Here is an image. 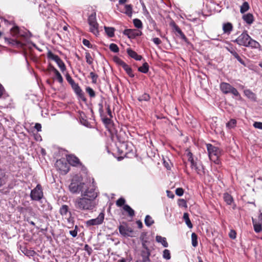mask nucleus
<instances>
[{"instance_id":"obj_8","label":"nucleus","mask_w":262,"mask_h":262,"mask_svg":"<svg viewBox=\"0 0 262 262\" xmlns=\"http://www.w3.org/2000/svg\"><path fill=\"white\" fill-rule=\"evenodd\" d=\"M119 231L120 233L123 236H130L133 237L134 231L133 229L128 226V225L125 223H123L122 225L119 226Z\"/></svg>"},{"instance_id":"obj_36","label":"nucleus","mask_w":262,"mask_h":262,"mask_svg":"<svg viewBox=\"0 0 262 262\" xmlns=\"http://www.w3.org/2000/svg\"><path fill=\"white\" fill-rule=\"evenodd\" d=\"M125 13L129 16L132 14V6L131 5H126L125 6Z\"/></svg>"},{"instance_id":"obj_43","label":"nucleus","mask_w":262,"mask_h":262,"mask_svg":"<svg viewBox=\"0 0 262 262\" xmlns=\"http://www.w3.org/2000/svg\"><path fill=\"white\" fill-rule=\"evenodd\" d=\"M85 91L88 93L91 98H94L95 97V92L90 87L88 86L85 89Z\"/></svg>"},{"instance_id":"obj_17","label":"nucleus","mask_w":262,"mask_h":262,"mask_svg":"<svg viewBox=\"0 0 262 262\" xmlns=\"http://www.w3.org/2000/svg\"><path fill=\"white\" fill-rule=\"evenodd\" d=\"M126 52L130 57L136 60H141L142 58V57L141 55H138L135 51L130 48H128Z\"/></svg>"},{"instance_id":"obj_19","label":"nucleus","mask_w":262,"mask_h":262,"mask_svg":"<svg viewBox=\"0 0 262 262\" xmlns=\"http://www.w3.org/2000/svg\"><path fill=\"white\" fill-rule=\"evenodd\" d=\"M40 203L42 204V205L40 206V208H39L41 211L43 212H47L51 211L52 209V207L51 205L46 201H45L44 203L43 201H41Z\"/></svg>"},{"instance_id":"obj_41","label":"nucleus","mask_w":262,"mask_h":262,"mask_svg":"<svg viewBox=\"0 0 262 262\" xmlns=\"http://www.w3.org/2000/svg\"><path fill=\"white\" fill-rule=\"evenodd\" d=\"M4 39L6 42L8 43V44H12V45H19L20 42L15 40L12 39L11 38L5 37Z\"/></svg>"},{"instance_id":"obj_62","label":"nucleus","mask_w":262,"mask_h":262,"mask_svg":"<svg viewBox=\"0 0 262 262\" xmlns=\"http://www.w3.org/2000/svg\"><path fill=\"white\" fill-rule=\"evenodd\" d=\"M229 237L232 239H235L236 237V233L233 230H231L229 233Z\"/></svg>"},{"instance_id":"obj_33","label":"nucleus","mask_w":262,"mask_h":262,"mask_svg":"<svg viewBox=\"0 0 262 262\" xmlns=\"http://www.w3.org/2000/svg\"><path fill=\"white\" fill-rule=\"evenodd\" d=\"M123 69L126 71V73L130 77H134V74H133L132 68L126 63L122 67Z\"/></svg>"},{"instance_id":"obj_23","label":"nucleus","mask_w":262,"mask_h":262,"mask_svg":"<svg viewBox=\"0 0 262 262\" xmlns=\"http://www.w3.org/2000/svg\"><path fill=\"white\" fill-rule=\"evenodd\" d=\"M227 49L241 64L243 65L245 64L244 61L233 49H230L228 48H227Z\"/></svg>"},{"instance_id":"obj_24","label":"nucleus","mask_w":262,"mask_h":262,"mask_svg":"<svg viewBox=\"0 0 262 262\" xmlns=\"http://www.w3.org/2000/svg\"><path fill=\"white\" fill-rule=\"evenodd\" d=\"M156 240L157 242L161 243L164 247H167L168 246V243L167 242L165 237H162L160 235H157L156 237Z\"/></svg>"},{"instance_id":"obj_61","label":"nucleus","mask_w":262,"mask_h":262,"mask_svg":"<svg viewBox=\"0 0 262 262\" xmlns=\"http://www.w3.org/2000/svg\"><path fill=\"white\" fill-rule=\"evenodd\" d=\"M253 126L256 128L262 129V122H255L253 123Z\"/></svg>"},{"instance_id":"obj_20","label":"nucleus","mask_w":262,"mask_h":262,"mask_svg":"<svg viewBox=\"0 0 262 262\" xmlns=\"http://www.w3.org/2000/svg\"><path fill=\"white\" fill-rule=\"evenodd\" d=\"M233 30L232 24L230 23H224L223 25V30L224 33L229 34Z\"/></svg>"},{"instance_id":"obj_45","label":"nucleus","mask_w":262,"mask_h":262,"mask_svg":"<svg viewBox=\"0 0 262 262\" xmlns=\"http://www.w3.org/2000/svg\"><path fill=\"white\" fill-rule=\"evenodd\" d=\"M110 49L111 50V51L114 53H117L119 51V48L117 46V45L113 43L110 44Z\"/></svg>"},{"instance_id":"obj_30","label":"nucleus","mask_w":262,"mask_h":262,"mask_svg":"<svg viewBox=\"0 0 262 262\" xmlns=\"http://www.w3.org/2000/svg\"><path fill=\"white\" fill-rule=\"evenodd\" d=\"M47 57L57 62L60 58L58 55L54 54L51 51H49L47 53Z\"/></svg>"},{"instance_id":"obj_16","label":"nucleus","mask_w":262,"mask_h":262,"mask_svg":"<svg viewBox=\"0 0 262 262\" xmlns=\"http://www.w3.org/2000/svg\"><path fill=\"white\" fill-rule=\"evenodd\" d=\"M190 167L191 169H194L198 174H201V172L203 168L201 164H198L196 162L194 161L190 163Z\"/></svg>"},{"instance_id":"obj_31","label":"nucleus","mask_w":262,"mask_h":262,"mask_svg":"<svg viewBox=\"0 0 262 262\" xmlns=\"http://www.w3.org/2000/svg\"><path fill=\"white\" fill-rule=\"evenodd\" d=\"M223 198H224V200L225 202L228 205H231L233 201L232 196L228 193H225L224 194Z\"/></svg>"},{"instance_id":"obj_9","label":"nucleus","mask_w":262,"mask_h":262,"mask_svg":"<svg viewBox=\"0 0 262 262\" xmlns=\"http://www.w3.org/2000/svg\"><path fill=\"white\" fill-rule=\"evenodd\" d=\"M81 195L83 197H86L89 199H92L93 201H94V200L97 197V194L95 192V189L92 187H88L85 186L83 191H82Z\"/></svg>"},{"instance_id":"obj_29","label":"nucleus","mask_w":262,"mask_h":262,"mask_svg":"<svg viewBox=\"0 0 262 262\" xmlns=\"http://www.w3.org/2000/svg\"><path fill=\"white\" fill-rule=\"evenodd\" d=\"M183 220H184V221L185 222V223L187 225V226L189 228H192V224L189 219V214L188 213H184V215H183Z\"/></svg>"},{"instance_id":"obj_39","label":"nucleus","mask_w":262,"mask_h":262,"mask_svg":"<svg viewBox=\"0 0 262 262\" xmlns=\"http://www.w3.org/2000/svg\"><path fill=\"white\" fill-rule=\"evenodd\" d=\"M71 86L74 90V92L76 93V94H78V93L80 92V91H82L80 87L79 86L78 83H76L75 82L74 83V84H72L71 85Z\"/></svg>"},{"instance_id":"obj_63","label":"nucleus","mask_w":262,"mask_h":262,"mask_svg":"<svg viewBox=\"0 0 262 262\" xmlns=\"http://www.w3.org/2000/svg\"><path fill=\"white\" fill-rule=\"evenodd\" d=\"M77 226H76L75 227V229L73 230H71L70 231V234L73 236V237H76L77 235Z\"/></svg>"},{"instance_id":"obj_60","label":"nucleus","mask_w":262,"mask_h":262,"mask_svg":"<svg viewBox=\"0 0 262 262\" xmlns=\"http://www.w3.org/2000/svg\"><path fill=\"white\" fill-rule=\"evenodd\" d=\"M99 107V112L100 113V116L103 117L104 111H103V106L102 103H100L98 104Z\"/></svg>"},{"instance_id":"obj_42","label":"nucleus","mask_w":262,"mask_h":262,"mask_svg":"<svg viewBox=\"0 0 262 262\" xmlns=\"http://www.w3.org/2000/svg\"><path fill=\"white\" fill-rule=\"evenodd\" d=\"M244 93L248 98H251L252 99H254L255 98V94L250 90H247L244 91Z\"/></svg>"},{"instance_id":"obj_6","label":"nucleus","mask_w":262,"mask_h":262,"mask_svg":"<svg viewBox=\"0 0 262 262\" xmlns=\"http://www.w3.org/2000/svg\"><path fill=\"white\" fill-rule=\"evenodd\" d=\"M43 194L40 184H37L35 188L31 191L30 197L33 201H40L43 198Z\"/></svg>"},{"instance_id":"obj_37","label":"nucleus","mask_w":262,"mask_h":262,"mask_svg":"<svg viewBox=\"0 0 262 262\" xmlns=\"http://www.w3.org/2000/svg\"><path fill=\"white\" fill-rule=\"evenodd\" d=\"M198 236L195 233H192L191 234V241H192V245L195 247L198 246Z\"/></svg>"},{"instance_id":"obj_5","label":"nucleus","mask_w":262,"mask_h":262,"mask_svg":"<svg viewBox=\"0 0 262 262\" xmlns=\"http://www.w3.org/2000/svg\"><path fill=\"white\" fill-rule=\"evenodd\" d=\"M220 88L221 91L225 94L231 93L235 96H239V93L237 90L228 83L221 82L220 85Z\"/></svg>"},{"instance_id":"obj_28","label":"nucleus","mask_w":262,"mask_h":262,"mask_svg":"<svg viewBox=\"0 0 262 262\" xmlns=\"http://www.w3.org/2000/svg\"><path fill=\"white\" fill-rule=\"evenodd\" d=\"M138 70L143 73H147L148 72L149 70V66L148 63L144 62L142 66L138 68Z\"/></svg>"},{"instance_id":"obj_2","label":"nucleus","mask_w":262,"mask_h":262,"mask_svg":"<svg viewBox=\"0 0 262 262\" xmlns=\"http://www.w3.org/2000/svg\"><path fill=\"white\" fill-rule=\"evenodd\" d=\"M82 179L79 176H74L72 179L71 183L69 186V188L72 193H82L85 186L84 183L82 181Z\"/></svg>"},{"instance_id":"obj_56","label":"nucleus","mask_w":262,"mask_h":262,"mask_svg":"<svg viewBox=\"0 0 262 262\" xmlns=\"http://www.w3.org/2000/svg\"><path fill=\"white\" fill-rule=\"evenodd\" d=\"M78 97L81 99L83 101L86 102V98L85 97L84 94L82 90L80 91V92L76 94Z\"/></svg>"},{"instance_id":"obj_21","label":"nucleus","mask_w":262,"mask_h":262,"mask_svg":"<svg viewBox=\"0 0 262 262\" xmlns=\"http://www.w3.org/2000/svg\"><path fill=\"white\" fill-rule=\"evenodd\" d=\"M249 47L254 49H259L260 48V45L259 42L251 38L246 47Z\"/></svg>"},{"instance_id":"obj_47","label":"nucleus","mask_w":262,"mask_h":262,"mask_svg":"<svg viewBox=\"0 0 262 262\" xmlns=\"http://www.w3.org/2000/svg\"><path fill=\"white\" fill-rule=\"evenodd\" d=\"M125 200L123 198H120L116 201V204L118 207H121L125 205Z\"/></svg>"},{"instance_id":"obj_1","label":"nucleus","mask_w":262,"mask_h":262,"mask_svg":"<svg viewBox=\"0 0 262 262\" xmlns=\"http://www.w3.org/2000/svg\"><path fill=\"white\" fill-rule=\"evenodd\" d=\"M76 209L80 210H90L95 206L94 201L86 197L78 198L74 201Z\"/></svg>"},{"instance_id":"obj_44","label":"nucleus","mask_w":262,"mask_h":262,"mask_svg":"<svg viewBox=\"0 0 262 262\" xmlns=\"http://www.w3.org/2000/svg\"><path fill=\"white\" fill-rule=\"evenodd\" d=\"M163 257L166 260H169L171 258L170 253L169 250L165 249L163 252Z\"/></svg>"},{"instance_id":"obj_55","label":"nucleus","mask_w":262,"mask_h":262,"mask_svg":"<svg viewBox=\"0 0 262 262\" xmlns=\"http://www.w3.org/2000/svg\"><path fill=\"white\" fill-rule=\"evenodd\" d=\"M5 174L0 171V187L2 186L5 184Z\"/></svg>"},{"instance_id":"obj_54","label":"nucleus","mask_w":262,"mask_h":262,"mask_svg":"<svg viewBox=\"0 0 262 262\" xmlns=\"http://www.w3.org/2000/svg\"><path fill=\"white\" fill-rule=\"evenodd\" d=\"M102 117V121L104 124L109 125V124H111L112 120H111V118H108L105 117L104 116V115H103V117Z\"/></svg>"},{"instance_id":"obj_18","label":"nucleus","mask_w":262,"mask_h":262,"mask_svg":"<svg viewBox=\"0 0 262 262\" xmlns=\"http://www.w3.org/2000/svg\"><path fill=\"white\" fill-rule=\"evenodd\" d=\"M243 20L248 25L252 24L254 21V16L252 14L248 13L242 16Z\"/></svg>"},{"instance_id":"obj_7","label":"nucleus","mask_w":262,"mask_h":262,"mask_svg":"<svg viewBox=\"0 0 262 262\" xmlns=\"http://www.w3.org/2000/svg\"><path fill=\"white\" fill-rule=\"evenodd\" d=\"M250 38L251 37L248 34L247 31H245L233 41L239 46L247 47Z\"/></svg>"},{"instance_id":"obj_64","label":"nucleus","mask_w":262,"mask_h":262,"mask_svg":"<svg viewBox=\"0 0 262 262\" xmlns=\"http://www.w3.org/2000/svg\"><path fill=\"white\" fill-rule=\"evenodd\" d=\"M84 250L88 252V254L90 255L92 252V249L88 245H85L84 246Z\"/></svg>"},{"instance_id":"obj_25","label":"nucleus","mask_w":262,"mask_h":262,"mask_svg":"<svg viewBox=\"0 0 262 262\" xmlns=\"http://www.w3.org/2000/svg\"><path fill=\"white\" fill-rule=\"evenodd\" d=\"M123 210L127 212L130 217H133L135 215L134 210L128 205H124L123 207Z\"/></svg>"},{"instance_id":"obj_35","label":"nucleus","mask_w":262,"mask_h":262,"mask_svg":"<svg viewBox=\"0 0 262 262\" xmlns=\"http://www.w3.org/2000/svg\"><path fill=\"white\" fill-rule=\"evenodd\" d=\"M144 222L147 226L150 227L154 223V221L150 215H147L145 216Z\"/></svg>"},{"instance_id":"obj_57","label":"nucleus","mask_w":262,"mask_h":262,"mask_svg":"<svg viewBox=\"0 0 262 262\" xmlns=\"http://www.w3.org/2000/svg\"><path fill=\"white\" fill-rule=\"evenodd\" d=\"M82 43L84 46H86L89 48H93V45L90 43V42L88 40L86 39H83Z\"/></svg>"},{"instance_id":"obj_46","label":"nucleus","mask_w":262,"mask_h":262,"mask_svg":"<svg viewBox=\"0 0 262 262\" xmlns=\"http://www.w3.org/2000/svg\"><path fill=\"white\" fill-rule=\"evenodd\" d=\"M56 63L58 64V67L60 69L61 71L62 72L65 71L66 69V66L62 60L60 59Z\"/></svg>"},{"instance_id":"obj_52","label":"nucleus","mask_w":262,"mask_h":262,"mask_svg":"<svg viewBox=\"0 0 262 262\" xmlns=\"http://www.w3.org/2000/svg\"><path fill=\"white\" fill-rule=\"evenodd\" d=\"M11 32L13 36H15L19 33V29L17 26H14L11 29Z\"/></svg>"},{"instance_id":"obj_50","label":"nucleus","mask_w":262,"mask_h":262,"mask_svg":"<svg viewBox=\"0 0 262 262\" xmlns=\"http://www.w3.org/2000/svg\"><path fill=\"white\" fill-rule=\"evenodd\" d=\"M114 60L115 62H116L119 65L121 66L122 67L126 64L125 62H124L122 60H121L118 57H115L114 58Z\"/></svg>"},{"instance_id":"obj_22","label":"nucleus","mask_w":262,"mask_h":262,"mask_svg":"<svg viewBox=\"0 0 262 262\" xmlns=\"http://www.w3.org/2000/svg\"><path fill=\"white\" fill-rule=\"evenodd\" d=\"M69 212V214H71L70 212H69V208L68 206L66 205H62L59 209L60 214L66 217L67 216V214Z\"/></svg>"},{"instance_id":"obj_48","label":"nucleus","mask_w":262,"mask_h":262,"mask_svg":"<svg viewBox=\"0 0 262 262\" xmlns=\"http://www.w3.org/2000/svg\"><path fill=\"white\" fill-rule=\"evenodd\" d=\"M236 124V121L235 119H231L227 124V127L229 128H233L235 126Z\"/></svg>"},{"instance_id":"obj_15","label":"nucleus","mask_w":262,"mask_h":262,"mask_svg":"<svg viewBox=\"0 0 262 262\" xmlns=\"http://www.w3.org/2000/svg\"><path fill=\"white\" fill-rule=\"evenodd\" d=\"M171 26H172L173 28L175 30L176 32H177L179 35L180 36L181 38L185 42L188 43V40L187 38L186 37L185 34L182 32L180 28L178 27V25H177L174 23H173L171 24Z\"/></svg>"},{"instance_id":"obj_58","label":"nucleus","mask_w":262,"mask_h":262,"mask_svg":"<svg viewBox=\"0 0 262 262\" xmlns=\"http://www.w3.org/2000/svg\"><path fill=\"white\" fill-rule=\"evenodd\" d=\"M66 78L67 81L71 85L72 84H74V83L75 82L74 80L72 79L71 76L69 74H66Z\"/></svg>"},{"instance_id":"obj_4","label":"nucleus","mask_w":262,"mask_h":262,"mask_svg":"<svg viewBox=\"0 0 262 262\" xmlns=\"http://www.w3.org/2000/svg\"><path fill=\"white\" fill-rule=\"evenodd\" d=\"M88 21L90 26V31L96 36H97L99 34V24L97 22L96 14L95 12L89 15Z\"/></svg>"},{"instance_id":"obj_53","label":"nucleus","mask_w":262,"mask_h":262,"mask_svg":"<svg viewBox=\"0 0 262 262\" xmlns=\"http://www.w3.org/2000/svg\"><path fill=\"white\" fill-rule=\"evenodd\" d=\"M55 74L56 78L57 80H58V81L59 83H62L63 82V78H62V76L59 72V71H56V72L55 73Z\"/></svg>"},{"instance_id":"obj_51","label":"nucleus","mask_w":262,"mask_h":262,"mask_svg":"<svg viewBox=\"0 0 262 262\" xmlns=\"http://www.w3.org/2000/svg\"><path fill=\"white\" fill-rule=\"evenodd\" d=\"M86 61L89 64H92L93 63V59L89 53H86L85 55Z\"/></svg>"},{"instance_id":"obj_34","label":"nucleus","mask_w":262,"mask_h":262,"mask_svg":"<svg viewBox=\"0 0 262 262\" xmlns=\"http://www.w3.org/2000/svg\"><path fill=\"white\" fill-rule=\"evenodd\" d=\"M104 30L106 33L110 37H112L114 36L115 29L114 28L105 26Z\"/></svg>"},{"instance_id":"obj_13","label":"nucleus","mask_w":262,"mask_h":262,"mask_svg":"<svg viewBox=\"0 0 262 262\" xmlns=\"http://www.w3.org/2000/svg\"><path fill=\"white\" fill-rule=\"evenodd\" d=\"M67 161L70 164L74 166L81 165V163L79 159L76 156L73 155H70L67 156Z\"/></svg>"},{"instance_id":"obj_27","label":"nucleus","mask_w":262,"mask_h":262,"mask_svg":"<svg viewBox=\"0 0 262 262\" xmlns=\"http://www.w3.org/2000/svg\"><path fill=\"white\" fill-rule=\"evenodd\" d=\"M150 99V95L147 94V93H144L143 94L139 96L137 99L138 101H139L140 102H142V101H149Z\"/></svg>"},{"instance_id":"obj_59","label":"nucleus","mask_w":262,"mask_h":262,"mask_svg":"<svg viewBox=\"0 0 262 262\" xmlns=\"http://www.w3.org/2000/svg\"><path fill=\"white\" fill-rule=\"evenodd\" d=\"M184 193V190L182 188H178L176 190V194L178 196H182Z\"/></svg>"},{"instance_id":"obj_10","label":"nucleus","mask_w":262,"mask_h":262,"mask_svg":"<svg viewBox=\"0 0 262 262\" xmlns=\"http://www.w3.org/2000/svg\"><path fill=\"white\" fill-rule=\"evenodd\" d=\"M104 219V214L103 212H101L97 217L87 221L85 223L86 226L89 227L100 225L103 223Z\"/></svg>"},{"instance_id":"obj_26","label":"nucleus","mask_w":262,"mask_h":262,"mask_svg":"<svg viewBox=\"0 0 262 262\" xmlns=\"http://www.w3.org/2000/svg\"><path fill=\"white\" fill-rule=\"evenodd\" d=\"M146 236H147V234H146V233H145V232L142 233L140 235V239L142 242V248L147 247L146 243L148 242V241L147 239Z\"/></svg>"},{"instance_id":"obj_40","label":"nucleus","mask_w":262,"mask_h":262,"mask_svg":"<svg viewBox=\"0 0 262 262\" xmlns=\"http://www.w3.org/2000/svg\"><path fill=\"white\" fill-rule=\"evenodd\" d=\"M133 23H134V26L137 28L141 29L143 27L142 21L140 19H139L138 18L134 19L133 20Z\"/></svg>"},{"instance_id":"obj_32","label":"nucleus","mask_w":262,"mask_h":262,"mask_svg":"<svg viewBox=\"0 0 262 262\" xmlns=\"http://www.w3.org/2000/svg\"><path fill=\"white\" fill-rule=\"evenodd\" d=\"M250 6L248 2H245L240 7V12L244 14L249 10Z\"/></svg>"},{"instance_id":"obj_12","label":"nucleus","mask_w":262,"mask_h":262,"mask_svg":"<svg viewBox=\"0 0 262 262\" xmlns=\"http://www.w3.org/2000/svg\"><path fill=\"white\" fill-rule=\"evenodd\" d=\"M55 166L57 168L66 173L69 171V167L67 163L61 159L57 160Z\"/></svg>"},{"instance_id":"obj_49","label":"nucleus","mask_w":262,"mask_h":262,"mask_svg":"<svg viewBox=\"0 0 262 262\" xmlns=\"http://www.w3.org/2000/svg\"><path fill=\"white\" fill-rule=\"evenodd\" d=\"M90 77L92 80V82L93 83H97V78L98 77V76L97 74L94 73V72H92L90 73Z\"/></svg>"},{"instance_id":"obj_3","label":"nucleus","mask_w":262,"mask_h":262,"mask_svg":"<svg viewBox=\"0 0 262 262\" xmlns=\"http://www.w3.org/2000/svg\"><path fill=\"white\" fill-rule=\"evenodd\" d=\"M206 146L210 160L214 163L219 164V158L222 154L221 149L217 147L213 146L211 144H207Z\"/></svg>"},{"instance_id":"obj_14","label":"nucleus","mask_w":262,"mask_h":262,"mask_svg":"<svg viewBox=\"0 0 262 262\" xmlns=\"http://www.w3.org/2000/svg\"><path fill=\"white\" fill-rule=\"evenodd\" d=\"M143 249L141 251V256L143 258V262H147L149 261V256L150 255V252L148 247H143Z\"/></svg>"},{"instance_id":"obj_38","label":"nucleus","mask_w":262,"mask_h":262,"mask_svg":"<svg viewBox=\"0 0 262 262\" xmlns=\"http://www.w3.org/2000/svg\"><path fill=\"white\" fill-rule=\"evenodd\" d=\"M254 229L255 232L259 233L261 231V226L260 224H256L254 222V219H252Z\"/></svg>"},{"instance_id":"obj_11","label":"nucleus","mask_w":262,"mask_h":262,"mask_svg":"<svg viewBox=\"0 0 262 262\" xmlns=\"http://www.w3.org/2000/svg\"><path fill=\"white\" fill-rule=\"evenodd\" d=\"M142 32L137 29H125L123 31V34L127 36L130 39H134L137 36L142 35Z\"/></svg>"}]
</instances>
